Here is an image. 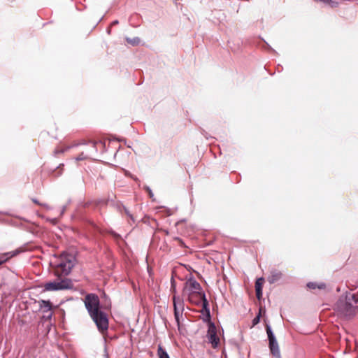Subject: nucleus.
<instances>
[{
	"instance_id": "f257e3e1",
	"label": "nucleus",
	"mask_w": 358,
	"mask_h": 358,
	"mask_svg": "<svg viewBox=\"0 0 358 358\" xmlns=\"http://www.w3.org/2000/svg\"><path fill=\"white\" fill-rule=\"evenodd\" d=\"M336 310L346 320L354 317L358 310V294L348 293L345 298L340 299L336 303Z\"/></svg>"
},
{
	"instance_id": "f03ea898",
	"label": "nucleus",
	"mask_w": 358,
	"mask_h": 358,
	"mask_svg": "<svg viewBox=\"0 0 358 358\" xmlns=\"http://www.w3.org/2000/svg\"><path fill=\"white\" fill-rule=\"evenodd\" d=\"M75 262L76 257L73 255L64 252L55 262H51L50 265L55 268V275L61 277L66 276L71 272Z\"/></svg>"
},
{
	"instance_id": "7ed1b4c3",
	"label": "nucleus",
	"mask_w": 358,
	"mask_h": 358,
	"mask_svg": "<svg viewBox=\"0 0 358 358\" xmlns=\"http://www.w3.org/2000/svg\"><path fill=\"white\" fill-rule=\"evenodd\" d=\"M45 291H58L71 289L73 287V283L69 278H63L60 280L49 281L44 284Z\"/></svg>"
},
{
	"instance_id": "20e7f679",
	"label": "nucleus",
	"mask_w": 358,
	"mask_h": 358,
	"mask_svg": "<svg viewBox=\"0 0 358 358\" xmlns=\"http://www.w3.org/2000/svg\"><path fill=\"white\" fill-rule=\"evenodd\" d=\"M85 306L90 315H96V313L100 310V300L99 296L94 293L87 294L84 300Z\"/></svg>"
},
{
	"instance_id": "39448f33",
	"label": "nucleus",
	"mask_w": 358,
	"mask_h": 358,
	"mask_svg": "<svg viewBox=\"0 0 358 358\" xmlns=\"http://www.w3.org/2000/svg\"><path fill=\"white\" fill-rule=\"evenodd\" d=\"M92 320L96 324L97 329L100 332L106 331L108 328V319L107 315L102 310L96 313V315H90Z\"/></svg>"
},
{
	"instance_id": "423d86ee",
	"label": "nucleus",
	"mask_w": 358,
	"mask_h": 358,
	"mask_svg": "<svg viewBox=\"0 0 358 358\" xmlns=\"http://www.w3.org/2000/svg\"><path fill=\"white\" fill-rule=\"evenodd\" d=\"M187 295L188 300L190 303L194 304H199L201 302L203 308H205L208 313V317H210V312L208 309V301L206 298L205 294L202 291L197 292H190L188 293Z\"/></svg>"
},
{
	"instance_id": "0eeeda50",
	"label": "nucleus",
	"mask_w": 358,
	"mask_h": 358,
	"mask_svg": "<svg viewBox=\"0 0 358 358\" xmlns=\"http://www.w3.org/2000/svg\"><path fill=\"white\" fill-rule=\"evenodd\" d=\"M173 301L174 308V315L177 322L178 323L180 316L182 315L184 308L183 301L179 296H176V295L173 296Z\"/></svg>"
},
{
	"instance_id": "6e6552de",
	"label": "nucleus",
	"mask_w": 358,
	"mask_h": 358,
	"mask_svg": "<svg viewBox=\"0 0 358 358\" xmlns=\"http://www.w3.org/2000/svg\"><path fill=\"white\" fill-rule=\"evenodd\" d=\"M208 341L211 343V345L213 348L217 347L220 343V338L217 336V329L214 324L210 323L209 325V328L208 330Z\"/></svg>"
},
{
	"instance_id": "1a4fd4ad",
	"label": "nucleus",
	"mask_w": 358,
	"mask_h": 358,
	"mask_svg": "<svg viewBox=\"0 0 358 358\" xmlns=\"http://www.w3.org/2000/svg\"><path fill=\"white\" fill-rule=\"evenodd\" d=\"M201 291V287L200 284L194 278L189 279L184 288V293L197 292Z\"/></svg>"
},
{
	"instance_id": "9d476101",
	"label": "nucleus",
	"mask_w": 358,
	"mask_h": 358,
	"mask_svg": "<svg viewBox=\"0 0 358 358\" xmlns=\"http://www.w3.org/2000/svg\"><path fill=\"white\" fill-rule=\"evenodd\" d=\"M40 308L44 312L47 313L48 315L46 316L48 318H51L52 317V303L50 301L46 300H41L38 301Z\"/></svg>"
},
{
	"instance_id": "9b49d317",
	"label": "nucleus",
	"mask_w": 358,
	"mask_h": 358,
	"mask_svg": "<svg viewBox=\"0 0 358 358\" xmlns=\"http://www.w3.org/2000/svg\"><path fill=\"white\" fill-rule=\"evenodd\" d=\"M268 341H269V348H270L271 354L273 356L279 358L280 356V352L278 342L276 341L275 338H271Z\"/></svg>"
},
{
	"instance_id": "f8f14e48",
	"label": "nucleus",
	"mask_w": 358,
	"mask_h": 358,
	"mask_svg": "<svg viewBox=\"0 0 358 358\" xmlns=\"http://www.w3.org/2000/svg\"><path fill=\"white\" fill-rule=\"evenodd\" d=\"M89 144L90 147L86 149L85 152H92V157L98 152V145H101L103 148L106 146L105 143L101 141H90Z\"/></svg>"
},
{
	"instance_id": "ddd939ff",
	"label": "nucleus",
	"mask_w": 358,
	"mask_h": 358,
	"mask_svg": "<svg viewBox=\"0 0 358 358\" xmlns=\"http://www.w3.org/2000/svg\"><path fill=\"white\" fill-rule=\"evenodd\" d=\"M264 283V279L263 278H258L255 282L256 296L258 299H261L262 297V287Z\"/></svg>"
},
{
	"instance_id": "4468645a",
	"label": "nucleus",
	"mask_w": 358,
	"mask_h": 358,
	"mask_svg": "<svg viewBox=\"0 0 358 358\" xmlns=\"http://www.w3.org/2000/svg\"><path fill=\"white\" fill-rule=\"evenodd\" d=\"M282 277V273L278 270H273L271 271L269 276L268 277V281L269 283L273 284L278 281Z\"/></svg>"
},
{
	"instance_id": "2eb2a0df",
	"label": "nucleus",
	"mask_w": 358,
	"mask_h": 358,
	"mask_svg": "<svg viewBox=\"0 0 358 358\" xmlns=\"http://www.w3.org/2000/svg\"><path fill=\"white\" fill-rule=\"evenodd\" d=\"M117 208L120 213H124L132 221H134V217L132 213L129 212L127 208L121 203L117 205Z\"/></svg>"
},
{
	"instance_id": "dca6fc26",
	"label": "nucleus",
	"mask_w": 358,
	"mask_h": 358,
	"mask_svg": "<svg viewBox=\"0 0 358 358\" xmlns=\"http://www.w3.org/2000/svg\"><path fill=\"white\" fill-rule=\"evenodd\" d=\"M307 287L311 289H315L316 288L319 289H325L326 284L324 282H310L307 284Z\"/></svg>"
},
{
	"instance_id": "f3484780",
	"label": "nucleus",
	"mask_w": 358,
	"mask_h": 358,
	"mask_svg": "<svg viewBox=\"0 0 358 358\" xmlns=\"http://www.w3.org/2000/svg\"><path fill=\"white\" fill-rule=\"evenodd\" d=\"M18 253H19V251H17V250H15V251L10 252H6V253L3 254V255L0 256V260H5V262H6L10 258L17 255Z\"/></svg>"
},
{
	"instance_id": "a211bd4d",
	"label": "nucleus",
	"mask_w": 358,
	"mask_h": 358,
	"mask_svg": "<svg viewBox=\"0 0 358 358\" xmlns=\"http://www.w3.org/2000/svg\"><path fill=\"white\" fill-rule=\"evenodd\" d=\"M92 157V152H82L76 158V161H82Z\"/></svg>"
},
{
	"instance_id": "6ab92c4d",
	"label": "nucleus",
	"mask_w": 358,
	"mask_h": 358,
	"mask_svg": "<svg viewBox=\"0 0 358 358\" xmlns=\"http://www.w3.org/2000/svg\"><path fill=\"white\" fill-rule=\"evenodd\" d=\"M157 355L159 358H169V355L161 345L158 346Z\"/></svg>"
},
{
	"instance_id": "aec40b11",
	"label": "nucleus",
	"mask_w": 358,
	"mask_h": 358,
	"mask_svg": "<svg viewBox=\"0 0 358 358\" xmlns=\"http://www.w3.org/2000/svg\"><path fill=\"white\" fill-rule=\"evenodd\" d=\"M71 148H72V146H66V147H62V148H57L55 151H54V155L55 156L58 155H60V154H62L64 153V152L67 151L68 150H69Z\"/></svg>"
},
{
	"instance_id": "412c9836",
	"label": "nucleus",
	"mask_w": 358,
	"mask_h": 358,
	"mask_svg": "<svg viewBox=\"0 0 358 358\" xmlns=\"http://www.w3.org/2000/svg\"><path fill=\"white\" fill-rule=\"evenodd\" d=\"M262 310V308H260L259 314L253 319L252 326H255L256 324H257L259 322Z\"/></svg>"
},
{
	"instance_id": "4be33fe9",
	"label": "nucleus",
	"mask_w": 358,
	"mask_h": 358,
	"mask_svg": "<svg viewBox=\"0 0 358 358\" xmlns=\"http://www.w3.org/2000/svg\"><path fill=\"white\" fill-rule=\"evenodd\" d=\"M266 333L268 334V341L271 338H275L273 332L268 326L266 327Z\"/></svg>"
},
{
	"instance_id": "5701e85b",
	"label": "nucleus",
	"mask_w": 358,
	"mask_h": 358,
	"mask_svg": "<svg viewBox=\"0 0 358 358\" xmlns=\"http://www.w3.org/2000/svg\"><path fill=\"white\" fill-rule=\"evenodd\" d=\"M125 41L127 43V44H129L131 46H134V38H131L129 37H125Z\"/></svg>"
},
{
	"instance_id": "b1692460",
	"label": "nucleus",
	"mask_w": 358,
	"mask_h": 358,
	"mask_svg": "<svg viewBox=\"0 0 358 358\" xmlns=\"http://www.w3.org/2000/svg\"><path fill=\"white\" fill-rule=\"evenodd\" d=\"M119 24V21L117 20H113L111 23H110V27H113V26H115V25H117Z\"/></svg>"
},
{
	"instance_id": "393cba45",
	"label": "nucleus",
	"mask_w": 358,
	"mask_h": 358,
	"mask_svg": "<svg viewBox=\"0 0 358 358\" xmlns=\"http://www.w3.org/2000/svg\"><path fill=\"white\" fill-rule=\"evenodd\" d=\"M146 189L149 194L150 197L152 198L153 196V194H152V191L148 187H147Z\"/></svg>"
},
{
	"instance_id": "a878e982",
	"label": "nucleus",
	"mask_w": 358,
	"mask_h": 358,
	"mask_svg": "<svg viewBox=\"0 0 358 358\" xmlns=\"http://www.w3.org/2000/svg\"><path fill=\"white\" fill-rule=\"evenodd\" d=\"M66 209V206H64L62 207V210H61V215H63V214L64 213V212H65Z\"/></svg>"
},
{
	"instance_id": "bb28decb",
	"label": "nucleus",
	"mask_w": 358,
	"mask_h": 358,
	"mask_svg": "<svg viewBox=\"0 0 358 358\" xmlns=\"http://www.w3.org/2000/svg\"><path fill=\"white\" fill-rule=\"evenodd\" d=\"M32 201H33L35 203H36V204H38V205H41V204L39 203V201H38L37 199H32Z\"/></svg>"
},
{
	"instance_id": "cd10ccee",
	"label": "nucleus",
	"mask_w": 358,
	"mask_h": 358,
	"mask_svg": "<svg viewBox=\"0 0 358 358\" xmlns=\"http://www.w3.org/2000/svg\"><path fill=\"white\" fill-rule=\"evenodd\" d=\"M106 31H107L108 34H110V32H111V27L110 26L107 29Z\"/></svg>"
},
{
	"instance_id": "c85d7f7f",
	"label": "nucleus",
	"mask_w": 358,
	"mask_h": 358,
	"mask_svg": "<svg viewBox=\"0 0 358 358\" xmlns=\"http://www.w3.org/2000/svg\"><path fill=\"white\" fill-rule=\"evenodd\" d=\"M106 203V201H105L104 200H99V201H98V203Z\"/></svg>"
},
{
	"instance_id": "c756f323",
	"label": "nucleus",
	"mask_w": 358,
	"mask_h": 358,
	"mask_svg": "<svg viewBox=\"0 0 358 358\" xmlns=\"http://www.w3.org/2000/svg\"><path fill=\"white\" fill-rule=\"evenodd\" d=\"M171 286H172V288H173V292H174L175 291V287H174L173 281L171 282Z\"/></svg>"
},
{
	"instance_id": "7c9ffc66",
	"label": "nucleus",
	"mask_w": 358,
	"mask_h": 358,
	"mask_svg": "<svg viewBox=\"0 0 358 358\" xmlns=\"http://www.w3.org/2000/svg\"><path fill=\"white\" fill-rule=\"evenodd\" d=\"M5 263V260H0V266Z\"/></svg>"
},
{
	"instance_id": "2f4dec72",
	"label": "nucleus",
	"mask_w": 358,
	"mask_h": 358,
	"mask_svg": "<svg viewBox=\"0 0 358 358\" xmlns=\"http://www.w3.org/2000/svg\"><path fill=\"white\" fill-rule=\"evenodd\" d=\"M114 236H115V238H118V237H120V236H119L118 234H115V233H114Z\"/></svg>"
},
{
	"instance_id": "473e14b6",
	"label": "nucleus",
	"mask_w": 358,
	"mask_h": 358,
	"mask_svg": "<svg viewBox=\"0 0 358 358\" xmlns=\"http://www.w3.org/2000/svg\"><path fill=\"white\" fill-rule=\"evenodd\" d=\"M131 285H132L133 289H134V283L133 282H131Z\"/></svg>"
},
{
	"instance_id": "72a5a7b5",
	"label": "nucleus",
	"mask_w": 358,
	"mask_h": 358,
	"mask_svg": "<svg viewBox=\"0 0 358 358\" xmlns=\"http://www.w3.org/2000/svg\"><path fill=\"white\" fill-rule=\"evenodd\" d=\"M61 166H64V164H59L58 168H60Z\"/></svg>"
},
{
	"instance_id": "f704fd0d",
	"label": "nucleus",
	"mask_w": 358,
	"mask_h": 358,
	"mask_svg": "<svg viewBox=\"0 0 358 358\" xmlns=\"http://www.w3.org/2000/svg\"><path fill=\"white\" fill-rule=\"evenodd\" d=\"M107 358H108V357H107Z\"/></svg>"
}]
</instances>
